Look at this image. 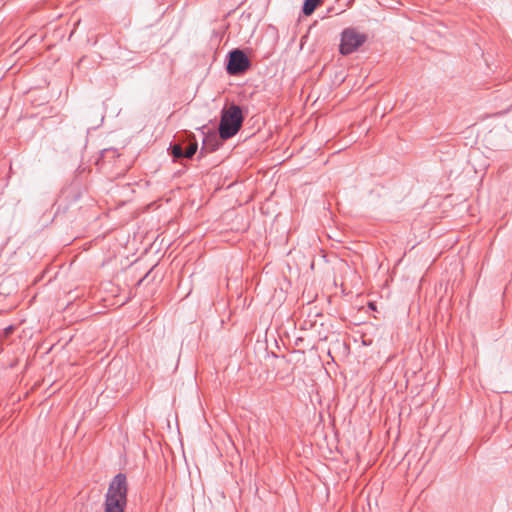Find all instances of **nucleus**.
<instances>
[{"instance_id": "obj_2", "label": "nucleus", "mask_w": 512, "mask_h": 512, "mask_svg": "<svg viewBox=\"0 0 512 512\" xmlns=\"http://www.w3.org/2000/svg\"><path fill=\"white\" fill-rule=\"evenodd\" d=\"M242 120V112L238 106L232 105L223 110L219 126L220 137L228 139L234 136L239 131Z\"/></svg>"}, {"instance_id": "obj_5", "label": "nucleus", "mask_w": 512, "mask_h": 512, "mask_svg": "<svg viewBox=\"0 0 512 512\" xmlns=\"http://www.w3.org/2000/svg\"><path fill=\"white\" fill-rule=\"evenodd\" d=\"M320 4L321 0H305L303 6V13L306 16L311 15Z\"/></svg>"}, {"instance_id": "obj_3", "label": "nucleus", "mask_w": 512, "mask_h": 512, "mask_svg": "<svg viewBox=\"0 0 512 512\" xmlns=\"http://www.w3.org/2000/svg\"><path fill=\"white\" fill-rule=\"evenodd\" d=\"M367 40L364 33L354 28H346L341 33L339 51L342 55H349L361 47Z\"/></svg>"}, {"instance_id": "obj_7", "label": "nucleus", "mask_w": 512, "mask_h": 512, "mask_svg": "<svg viewBox=\"0 0 512 512\" xmlns=\"http://www.w3.org/2000/svg\"><path fill=\"white\" fill-rule=\"evenodd\" d=\"M172 155L174 156V158L184 157V150L181 144H174L172 146Z\"/></svg>"}, {"instance_id": "obj_1", "label": "nucleus", "mask_w": 512, "mask_h": 512, "mask_svg": "<svg viewBox=\"0 0 512 512\" xmlns=\"http://www.w3.org/2000/svg\"><path fill=\"white\" fill-rule=\"evenodd\" d=\"M127 505V482L123 474L114 477L109 485L104 512H124Z\"/></svg>"}, {"instance_id": "obj_4", "label": "nucleus", "mask_w": 512, "mask_h": 512, "mask_svg": "<svg viewBox=\"0 0 512 512\" xmlns=\"http://www.w3.org/2000/svg\"><path fill=\"white\" fill-rule=\"evenodd\" d=\"M249 67V60L240 50H234L230 53L227 70L230 74H238Z\"/></svg>"}, {"instance_id": "obj_6", "label": "nucleus", "mask_w": 512, "mask_h": 512, "mask_svg": "<svg viewBox=\"0 0 512 512\" xmlns=\"http://www.w3.org/2000/svg\"><path fill=\"white\" fill-rule=\"evenodd\" d=\"M197 151V143L190 142L184 151V157L191 158Z\"/></svg>"}]
</instances>
